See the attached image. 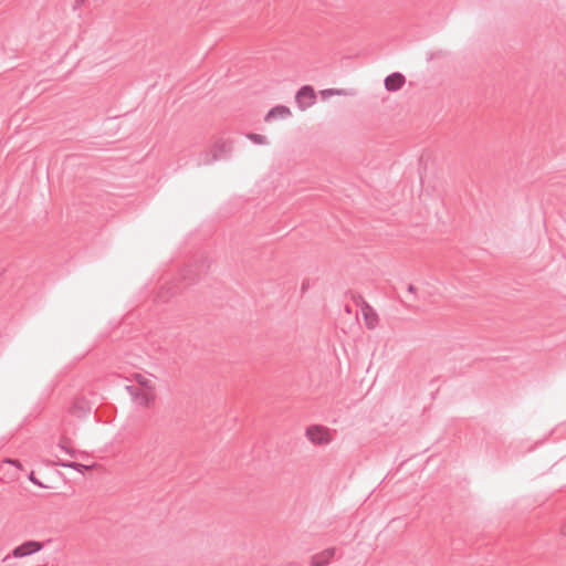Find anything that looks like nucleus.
Wrapping results in <instances>:
<instances>
[{
    "instance_id": "412c9836",
    "label": "nucleus",
    "mask_w": 566,
    "mask_h": 566,
    "mask_svg": "<svg viewBox=\"0 0 566 566\" xmlns=\"http://www.w3.org/2000/svg\"><path fill=\"white\" fill-rule=\"evenodd\" d=\"M308 287V284L306 282L302 283V292H304Z\"/></svg>"
},
{
    "instance_id": "4be33fe9",
    "label": "nucleus",
    "mask_w": 566,
    "mask_h": 566,
    "mask_svg": "<svg viewBox=\"0 0 566 566\" xmlns=\"http://www.w3.org/2000/svg\"><path fill=\"white\" fill-rule=\"evenodd\" d=\"M563 534L566 536V525L563 528Z\"/></svg>"
},
{
    "instance_id": "ddd939ff",
    "label": "nucleus",
    "mask_w": 566,
    "mask_h": 566,
    "mask_svg": "<svg viewBox=\"0 0 566 566\" xmlns=\"http://www.w3.org/2000/svg\"><path fill=\"white\" fill-rule=\"evenodd\" d=\"M28 479L31 483H33L34 485H38L40 488H46V485H44L40 480H38L34 475V472H30L29 475H28Z\"/></svg>"
},
{
    "instance_id": "f8f14e48",
    "label": "nucleus",
    "mask_w": 566,
    "mask_h": 566,
    "mask_svg": "<svg viewBox=\"0 0 566 566\" xmlns=\"http://www.w3.org/2000/svg\"><path fill=\"white\" fill-rule=\"evenodd\" d=\"M57 464L63 467V468L73 469V470H75L77 472H81V473H83L84 471H86V470H88L91 468L90 465H85V464H82V463H78V462H63V461H60Z\"/></svg>"
},
{
    "instance_id": "a211bd4d",
    "label": "nucleus",
    "mask_w": 566,
    "mask_h": 566,
    "mask_svg": "<svg viewBox=\"0 0 566 566\" xmlns=\"http://www.w3.org/2000/svg\"><path fill=\"white\" fill-rule=\"evenodd\" d=\"M407 290H408V292H409L410 294H416V287H415V285L409 284Z\"/></svg>"
},
{
    "instance_id": "f257e3e1",
    "label": "nucleus",
    "mask_w": 566,
    "mask_h": 566,
    "mask_svg": "<svg viewBox=\"0 0 566 566\" xmlns=\"http://www.w3.org/2000/svg\"><path fill=\"white\" fill-rule=\"evenodd\" d=\"M234 149V140L219 137L212 144V153L216 161L230 160Z\"/></svg>"
},
{
    "instance_id": "20e7f679",
    "label": "nucleus",
    "mask_w": 566,
    "mask_h": 566,
    "mask_svg": "<svg viewBox=\"0 0 566 566\" xmlns=\"http://www.w3.org/2000/svg\"><path fill=\"white\" fill-rule=\"evenodd\" d=\"M44 545L38 541H27L21 545L17 546L12 551V556L15 558H22L43 549Z\"/></svg>"
},
{
    "instance_id": "7ed1b4c3",
    "label": "nucleus",
    "mask_w": 566,
    "mask_h": 566,
    "mask_svg": "<svg viewBox=\"0 0 566 566\" xmlns=\"http://www.w3.org/2000/svg\"><path fill=\"white\" fill-rule=\"evenodd\" d=\"M306 438L314 444L325 446L331 442L328 430L323 426H310L306 428Z\"/></svg>"
},
{
    "instance_id": "aec40b11",
    "label": "nucleus",
    "mask_w": 566,
    "mask_h": 566,
    "mask_svg": "<svg viewBox=\"0 0 566 566\" xmlns=\"http://www.w3.org/2000/svg\"><path fill=\"white\" fill-rule=\"evenodd\" d=\"M190 273H192L191 269L186 270L185 273H184V277L187 279Z\"/></svg>"
},
{
    "instance_id": "39448f33",
    "label": "nucleus",
    "mask_w": 566,
    "mask_h": 566,
    "mask_svg": "<svg viewBox=\"0 0 566 566\" xmlns=\"http://www.w3.org/2000/svg\"><path fill=\"white\" fill-rule=\"evenodd\" d=\"M406 83V77L400 72H394L385 77L384 84L388 92L399 91Z\"/></svg>"
},
{
    "instance_id": "2eb2a0df",
    "label": "nucleus",
    "mask_w": 566,
    "mask_h": 566,
    "mask_svg": "<svg viewBox=\"0 0 566 566\" xmlns=\"http://www.w3.org/2000/svg\"><path fill=\"white\" fill-rule=\"evenodd\" d=\"M4 462L15 467L19 470H22V463L18 459H7Z\"/></svg>"
},
{
    "instance_id": "423d86ee",
    "label": "nucleus",
    "mask_w": 566,
    "mask_h": 566,
    "mask_svg": "<svg viewBox=\"0 0 566 566\" xmlns=\"http://www.w3.org/2000/svg\"><path fill=\"white\" fill-rule=\"evenodd\" d=\"M292 115L291 109L285 105H276L272 107L264 117L265 122H270L277 118H289Z\"/></svg>"
},
{
    "instance_id": "1a4fd4ad",
    "label": "nucleus",
    "mask_w": 566,
    "mask_h": 566,
    "mask_svg": "<svg viewBox=\"0 0 566 566\" xmlns=\"http://www.w3.org/2000/svg\"><path fill=\"white\" fill-rule=\"evenodd\" d=\"M126 390L129 392V395L134 398V400L144 407H147L150 402V397L148 394L143 392L138 387L136 386H126Z\"/></svg>"
},
{
    "instance_id": "0eeeda50",
    "label": "nucleus",
    "mask_w": 566,
    "mask_h": 566,
    "mask_svg": "<svg viewBox=\"0 0 566 566\" xmlns=\"http://www.w3.org/2000/svg\"><path fill=\"white\" fill-rule=\"evenodd\" d=\"M361 311L367 328H376V326L378 325V314L376 313V311L367 303L363 305Z\"/></svg>"
},
{
    "instance_id": "6e6552de",
    "label": "nucleus",
    "mask_w": 566,
    "mask_h": 566,
    "mask_svg": "<svg viewBox=\"0 0 566 566\" xmlns=\"http://www.w3.org/2000/svg\"><path fill=\"white\" fill-rule=\"evenodd\" d=\"M335 548H327L312 557V566H327L335 556Z\"/></svg>"
},
{
    "instance_id": "4468645a",
    "label": "nucleus",
    "mask_w": 566,
    "mask_h": 566,
    "mask_svg": "<svg viewBox=\"0 0 566 566\" xmlns=\"http://www.w3.org/2000/svg\"><path fill=\"white\" fill-rule=\"evenodd\" d=\"M59 447L64 450L66 453H69L71 457H74L76 451L67 446H65L63 442L59 443Z\"/></svg>"
},
{
    "instance_id": "f3484780",
    "label": "nucleus",
    "mask_w": 566,
    "mask_h": 566,
    "mask_svg": "<svg viewBox=\"0 0 566 566\" xmlns=\"http://www.w3.org/2000/svg\"><path fill=\"white\" fill-rule=\"evenodd\" d=\"M139 378H140V379L138 380V381H139V384H140L142 386L148 387V385H149V380L145 379V378H144V377H142V376H139Z\"/></svg>"
},
{
    "instance_id": "dca6fc26",
    "label": "nucleus",
    "mask_w": 566,
    "mask_h": 566,
    "mask_svg": "<svg viewBox=\"0 0 566 566\" xmlns=\"http://www.w3.org/2000/svg\"><path fill=\"white\" fill-rule=\"evenodd\" d=\"M321 93H322L323 96H331V95H334V94H340L339 91H335V90H332V88L323 90Z\"/></svg>"
},
{
    "instance_id": "6ab92c4d",
    "label": "nucleus",
    "mask_w": 566,
    "mask_h": 566,
    "mask_svg": "<svg viewBox=\"0 0 566 566\" xmlns=\"http://www.w3.org/2000/svg\"><path fill=\"white\" fill-rule=\"evenodd\" d=\"M85 0H75V8L83 6Z\"/></svg>"
},
{
    "instance_id": "f03ea898",
    "label": "nucleus",
    "mask_w": 566,
    "mask_h": 566,
    "mask_svg": "<svg viewBox=\"0 0 566 566\" xmlns=\"http://www.w3.org/2000/svg\"><path fill=\"white\" fill-rule=\"evenodd\" d=\"M295 102L301 111H305L316 102V93L311 85H303L295 94Z\"/></svg>"
},
{
    "instance_id": "9b49d317",
    "label": "nucleus",
    "mask_w": 566,
    "mask_h": 566,
    "mask_svg": "<svg viewBox=\"0 0 566 566\" xmlns=\"http://www.w3.org/2000/svg\"><path fill=\"white\" fill-rule=\"evenodd\" d=\"M245 137L255 145H269V139L264 135H260L256 133H247Z\"/></svg>"
},
{
    "instance_id": "9d476101",
    "label": "nucleus",
    "mask_w": 566,
    "mask_h": 566,
    "mask_svg": "<svg viewBox=\"0 0 566 566\" xmlns=\"http://www.w3.org/2000/svg\"><path fill=\"white\" fill-rule=\"evenodd\" d=\"M216 163V156H213L212 150L210 151H200L195 155V164L197 167L209 166Z\"/></svg>"
}]
</instances>
